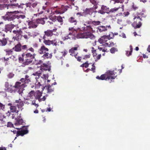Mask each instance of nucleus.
<instances>
[{"label":"nucleus","mask_w":150,"mask_h":150,"mask_svg":"<svg viewBox=\"0 0 150 150\" xmlns=\"http://www.w3.org/2000/svg\"><path fill=\"white\" fill-rule=\"evenodd\" d=\"M67 53L68 52L65 50L62 52H60L59 54L62 55V56H61L60 58H61L63 57H64L67 55Z\"/></svg>","instance_id":"42"},{"label":"nucleus","mask_w":150,"mask_h":150,"mask_svg":"<svg viewBox=\"0 0 150 150\" xmlns=\"http://www.w3.org/2000/svg\"><path fill=\"white\" fill-rule=\"evenodd\" d=\"M49 54L48 53H44L43 56H42L43 57H46L47 58H49L48 55Z\"/></svg>","instance_id":"61"},{"label":"nucleus","mask_w":150,"mask_h":150,"mask_svg":"<svg viewBox=\"0 0 150 150\" xmlns=\"http://www.w3.org/2000/svg\"><path fill=\"white\" fill-rule=\"evenodd\" d=\"M15 26V25L11 24L6 25H5V31L6 32L8 31L11 32L12 29H13Z\"/></svg>","instance_id":"23"},{"label":"nucleus","mask_w":150,"mask_h":150,"mask_svg":"<svg viewBox=\"0 0 150 150\" xmlns=\"http://www.w3.org/2000/svg\"><path fill=\"white\" fill-rule=\"evenodd\" d=\"M27 29L26 27H24L21 28H20L19 30H15L13 31V33L14 36L13 39L14 40H19V38L20 36H22L21 34L23 33L22 30H23L24 29Z\"/></svg>","instance_id":"6"},{"label":"nucleus","mask_w":150,"mask_h":150,"mask_svg":"<svg viewBox=\"0 0 150 150\" xmlns=\"http://www.w3.org/2000/svg\"><path fill=\"white\" fill-rule=\"evenodd\" d=\"M11 4L9 5L7 8H11L12 6H14L15 7H17L19 8H23V6L24 5V4H19L18 3H16V0H10Z\"/></svg>","instance_id":"12"},{"label":"nucleus","mask_w":150,"mask_h":150,"mask_svg":"<svg viewBox=\"0 0 150 150\" xmlns=\"http://www.w3.org/2000/svg\"><path fill=\"white\" fill-rule=\"evenodd\" d=\"M42 73L38 71L35 72V73H33L32 76L37 81H38L39 80L40 81V78L42 77H40Z\"/></svg>","instance_id":"19"},{"label":"nucleus","mask_w":150,"mask_h":150,"mask_svg":"<svg viewBox=\"0 0 150 150\" xmlns=\"http://www.w3.org/2000/svg\"><path fill=\"white\" fill-rule=\"evenodd\" d=\"M49 51V49L46 47L44 45H43L38 50V52L39 54H42L45 53L46 52Z\"/></svg>","instance_id":"22"},{"label":"nucleus","mask_w":150,"mask_h":150,"mask_svg":"<svg viewBox=\"0 0 150 150\" xmlns=\"http://www.w3.org/2000/svg\"><path fill=\"white\" fill-rule=\"evenodd\" d=\"M42 9L45 10L44 11H41L39 12V9H38V13L39 15L41 14L44 12H47V13H49L50 11V10L49 8H46L44 6L42 7Z\"/></svg>","instance_id":"33"},{"label":"nucleus","mask_w":150,"mask_h":150,"mask_svg":"<svg viewBox=\"0 0 150 150\" xmlns=\"http://www.w3.org/2000/svg\"><path fill=\"white\" fill-rule=\"evenodd\" d=\"M16 120L15 124V125H19L22 124L23 122V120L22 118H17L15 119Z\"/></svg>","instance_id":"32"},{"label":"nucleus","mask_w":150,"mask_h":150,"mask_svg":"<svg viewBox=\"0 0 150 150\" xmlns=\"http://www.w3.org/2000/svg\"><path fill=\"white\" fill-rule=\"evenodd\" d=\"M7 126L8 127H13V125L11 122H8L7 123Z\"/></svg>","instance_id":"52"},{"label":"nucleus","mask_w":150,"mask_h":150,"mask_svg":"<svg viewBox=\"0 0 150 150\" xmlns=\"http://www.w3.org/2000/svg\"><path fill=\"white\" fill-rule=\"evenodd\" d=\"M5 108V105L0 103V110H3Z\"/></svg>","instance_id":"56"},{"label":"nucleus","mask_w":150,"mask_h":150,"mask_svg":"<svg viewBox=\"0 0 150 150\" xmlns=\"http://www.w3.org/2000/svg\"><path fill=\"white\" fill-rule=\"evenodd\" d=\"M104 45L105 46V47H111L113 46L114 45V44L113 42H111L110 44L108 42H106L105 44H104Z\"/></svg>","instance_id":"45"},{"label":"nucleus","mask_w":150,"mask_h":150,"mask_svg":"<svg viewBox=\"0 0 150 150\" xmlns=\"http://www.w3.org/2000/svg\"><path fill=\"white\" fill-rule=\"evenodd\" d=\"M104 47H105V46L104 44L101 45L100 47H99L98 49L100 51H102L103 52H105L106 51L107 49H105V48Z\"/></svg>","instance_id":"39"},{"label":"nucleus","mask_w":150,"mask_h":150,"mask_svg":"<svg viewBox=\"0 0 150 150\" xmlns=\"http://www.w3.org/2000/svg\"><path fill=\"white\" fill-rule=\"evenodd\" d=\"M57 28H55L53 30L48 29L44 32V34L42 38H48L51 37L53 35H56L57 34L56 32Z\"/></svg>","instance_id":"5"},{"label":"nucleus","mask_w":150,"mask_h":150,"mask_svg":"<svg viewBox=\"0 0 150 150\" xmlns=\"http://www.w3.org/2000/svg\"><path fill=\"white\" fill-rule=\"evenodd\" d=\"M77 49V47H75L72 48L71 49L69 50V52L70 53V54L72 56L75 57L76 54H78V52H76L75 50H76Z\"/></svg>","instance_id":"25"},{"label":"nucleus","mask_w":150,"mask_h":150,"mask_svg":"<svg viewBox=\"0 0 150 150\" xmlns=\"http://www.w3.org/2000/svg\"><path fill=\"white\" fill-rule=\"evenodd\" d=\"M90 2L95 6L97 5L98 3V2L96 0H90Z\"/></svg>","instance_id":"48"},{"label":"nucleus","mask_w":150,"mask_h":150,"mask_svg":"<svg viewBox=\"0 0 150 150\" xmlns=\"http://www.w3.org/2000/svg\"><path fill=\"white\" fill-rule=\"evenodd\" d=\"M40 69L42 71L47 70L50 71L51 70L50 67L45 63H43L40 66Z\"/></svg>","instance_id":"18"},{"label":"nucleus","mask_w":150,"mask_h":150,"mask_svg":"<svg viewBox=\"0 0 150 150\" xmlns=\"http://www.w3.org/2000/svg\"><path fill=\"white\" fill-rule=\"evenodd\" d=\"M110 35H103L98 40V42L100 44L105 43L108 40Z\"/></svg>","instance_id":"17"},{"label":"nucleus","mask_w":150,"mask_h":150,"mask_svg":"<svg viewBox=\"0 0 150 150\" xmlns=\"http://www.w3.org/2000/svg\"><path fill=\"white\" fill-rule=\"evenodd\" d=\"M84 67L86 68H87L88 67L89 64L88 61H86L85 63H84Z\"/></svg>","instance_id":"63"},{"label":"nucleus","mask_w":150,"mask_h":150,"mask_svg":"<svg viewBox=\"0 0 150 150\" xmlns=\"http://www.w3.org/2000/svg\"><path fill=\"white\" fill-rule=\"evenodd\" d=\"M18 103L16 105H17V107H19V108L22 107L24 105V102L22 101L21 99H19L18 100H15V103Z\"/></svg>","instance_id":"26"},{"label":"nucleus","mask_w":150,"mask_h":150,"mask_svg":"<svg viewBox=\"0 0 150 150\" xmlns=\"http://www.w3.org/2000/svg\"><path fill=\"white\" fill-rule=\"evenodd\" d=\"M110 52L112 53H114L115 52L117 51V49L116 48L113 47H112L110 50Z\"/></svg>","instance_id":"46"},{"label":"nucleus","mask_w":150,"mask_h":150,"mask_svg":"<svg viewBox=\"0 0 150 150\" xmlns=\"http://www.w3.org/2000/svg\"><path fill=\"white\" fill-rule=\"evenodd\" d=\"M37 5V3L35 2L32 4L31 3L29 2L26 4L27 7H29L30 8H31L32 7L33 8L35 7Z\"/></svg>","instance_id":"31"},{"label":"nucleus","mask_w":150,"mask_h":150,"mask_svg":"<svg viewBox=\"0 0 150 150\" xmlns=\"http://www.w3.org/2000/svg\"><path fill=\"white\" fill-rule=\"evenodd\" d=\"M56 18L55 16L50 17H49V21H47V23L50 25L53 24L56 21Z\"/></svg>","instance_id":"27"},{"label":"nucleus","mask_w":150,"mask_h":150,"mask_svg":"<svg viewBox=\"0 0 150 150\" xmlns=\"http://www.w3.org/2000/svg\"><path fill=\"white\" fill-rule=\"evenodd\" d=\"M7 43V39L6 38H3L2 40L0 39V46H3L6 45Z\"/></svg>","instance_id":"29"},{"label":"nucleus","mask_w":150,"mask_h":150,"mask_svg":"<svg viewBox=\"0 0 150 150\" xmlns=\"http://www.w3.org/2000/svg\"><path fill=\"white\" fill-rule=\"evenodd\" d=\"M92 12L90 14V15L92 16L93 17H96L97 16V14L98 13V11L96 10H94L93 8H92Z\"/></svg>","instance_id":"40"},{"label":"nucleus","mask_w":150,"mask_h":150,"mask_svg":"<svg viewBox=\"0 0 150 150\" xmlns=\"http://www.w3.org/2000/svg\"><path fill=\"white\" fill-rule=\"evenodd\" d=\"M108 35H110L109 38V40L113 38L114 37V35L112 33H111Z\"/></svg>","instance_id":"57"},{"label":"nucleus","mask_w":150,"mask_h":150,"mask_svg":"<svg viewBox=\"0 0 150 150\" xmlns=\"http://www.w3.org/2000/svg\"><path fill=\"white\" fill-rule=\"evenodd\" d=\"M25 86V83H21L20 82H17L16 83L14 87L18 90V92L19 94H21L24 90V88Z\"/></svg>","instance_id":"9"},{"label":"nucleus","mask_w":150,"mask_h":150,"mask_svg":"<svg viewBox=\"0 0 150 150\" xmlns=\"http://www.w3.org/2000/svg\"><path fill=\"white\" fill-rule=\"evenodd\" d=\"M27 49V45H22L20 42H18L12 48V49L16 52H20L22 50H25Z\"/></svg>","instance_id":"8"},{"label":"nucleus","mask_w":150,"mask_h":150,"mask_svg":"<svg viewBox=\"0 0 150 150\" xmlns=\"http://www.w3.org/2000/svg\"><path fill=\"white\" fill-rule=\"evenodd\" d=\"M35 84L37 87H40V86H41V84H40V82L39 81V80L38 81H36Z\"/></svg>","instance_id":"59"},{"label":"nucleus","mask_w":150,"mask_h":150,"mask_svg":"<svg viewBox=\"0 0 150 150\" xmlns=\"http://www.w3.org/2000/svg\"><path fill=\"white\" fill-rule=\"evenodd\" d=\"M13 105V106L10 107V109L11 112H16L18 113L20 110L19 107H17V105Z\"/></svg>","instance_id":"24"},{"label":"nucleus","mask_w":150,"mask_h":150,"mask_svg":"<svg viewBox=\"0 0 150 150\" xmlns=\"http://www.w3.org/2000/svg\"><path fill=\"white\" fill-rule=\"evenodd\" d=\"M14 74L12 73H10L7 76L9 78H11L13 77Z\"/></svg>","instance_id":"58"},{"label":"nucleus","mask_w":150,"mask_h":150,"mask_svg":"<svg viewBox=\"0 0 150 150\" xmlns=\"http://www.w3.org/2000/svg\"><path fill=\"white\" fill-rule=\"evenodd\" d=\"M48 38H42V39L43 40V42L46 45H52L54 46H56L57 44V42L56 39H54L52 40H49Z\"/></svg>","instance_id":"11"},{"label":"nucleus","mask_w":150,"mask_h":150,"mask_svg":"<svg viewBox=\"0 0 150 150\" xmlns=\"http://www.w3.org/2000/svg\"><path fill=\"white\" fill-rule=\"evenodd\" d=\"M74 57L77 59V60L79 62H81V59H82V57H81L77 55V54H76Z\"/></svg>","instance_id":"49"},{"label":"nucleus","mask_w":150,"mask_h":150,"mask_svg":"<svg viewBox=\"0 0 150 150\" xmlns=\"http://www.w3.org/2000/svg\"><path fill=\"white\" fill-rule=\"evenodd\" d=\"M26 50L27 51L29 50V51L31 52H32L34 53V49L31 47L28 48V47H27V50Z\"/></svg>","instance_id":"50"},{"label":"nucleus","mask_w":150,"mask_h":150,"mask_svg":"<svg viewBox=\"0 0 150 150\" xmlns=\"http://www.w3.org/2000/svg\"><path fill=\"white\" fill-rule=\"evenodd\" d=\"M9 86L8 82H6L5 83V86L6 87V91L11 93L14 92V90L10 88L9 87Z\"/></svg>","instance_id":"30"},{"label":"nucleus","mask_w":150,"mask_h":150,"mask_svg":"<svg viewBox=\"0 0 150 150\" xmlns=\"http://www.w3.org/2000/svg\"><path fill=\"white\" fill-rule=\"evenodd\" d=\"M68 21L70 23H74V25H76L78 22L77 20L73 17H71L69 18L68 19Z\"/></svg>","instance_id":"28"},{"label":"nucleus","mask_w":150,"mask_h":150,"mask_svg":"<svg viewBox=\"0 0 150 150\" xmlns=\"http://www.w3.org/2000/svg\"><path fill=\"white\" fill-rule=\"evenodd\" d=\"M134 19H136V21L132 24V26L135 29L140 28L142 25L141 22V21H142L141 18H140V16H138L137 17H135Z\"/></svg>","instance_id":"10"},{"label":"nucleus","mask_w":150,"mask_h":150,"mask_svg":"<svg viewBox=\"0 0 150 150\" xmlns=\"http://www.w3.org/2000/svg\"><path fill=\"white\" fill-rule=\"evenodd\" d=\"M56 20H57L61 24H63V18H64V17H62L60 16H56Z\"/></svg>","instance_id":"34"},{"label":"nucleus","mask_w":150,"mask_h":150,"mask_svg":"<svg viewBox=\"0 0 150 150\" xmlns=\"http://www.w3.org/2000/svg\"><path fill=\"white\" fill-rule=\"evenodd\" d=\"M124 6L122 5V8L120 7L118 8L115 7L114 8H111L110 9H109V11L107 13V14H113L115 13L116 11L120 8H121L122 11H123L124 10Z\"/></svg>","instance_id":"16"},{"label":"nucleus","mask_w":150,"mask_h":150,"mask_svg":"<svg viewBox=\"0 0 150 150\" xmlns=\"http://www.w3.org/2000/svg\"><path fill=\"white\" fill-rule=\"evenodd\" d=\"M130 49V51L129 52V54L128 55V56H130L131 55L132 53V47L131 45H130L129 46Z\"/></svg>","instance_id":"55"},{"label":"nucleus","mask_w":150,"mask_h":150,"mask_svg":"<svg viewBox=\"0 0 150 150\" xmlns=\"http://www.w3.org/2000/svg\"><path fill=\"white\" fill-rule=\"evenodd\" d=\"M35 92L34 91H31L28 94V97L31 99L35 97Z\"/></svg>","instance_id":"35"},{"label":"nucleus","mask_w":150,"mask_h":150,"mask_svg":"<svg viewBox=\"0 0 150 150\" xmlns=\"http://www.w3.org/2000/svg\"><path fill=\"white\" fill-rule=\"evenodd\" d=\"M92 12V8H86L85 10H84L82 12V16L86 17L88 14L90 15Z\"/></svg>","instance_id":"20"},{"label":"nucleus","mask_w":150,"mask_h":150,"mask_svg":"<svg viewBox=\"0 0 150 150\" xmlns=\"http://www.w3.org/2000/svg\"><path fill=\"white\" fill-rule=\"evenodd\" d=\"M132 8L134 10H136L138 8V7L136 5L133 4L132 6Z\"/></svg>","instance_id":"62"},{"label":"nucleus","mask_w":150,"mask_h":150,"mask_svg":"<svg viewBox=\"0 0 150 150\" xmlns=\"http://www.w3.org/2000/svg\"><path fill=\"white\" fill-rule=\"evenodd\" d=\"M20 81L21 82V83H25V86H27L26 84L28 83L30 81L29 79H25L22 78L20 79Z\"/></svg>","instance_id":"36"},{"label":"nucleus","mask_w":150,"mask_h":150,"mask_svg":"<svg viewBox=\"0 0 150 150\" xmlns=\"http://www.w3.org/2000/svg\"><path fill=\"white\" fill-rule=\"evenodd\" d=\"M30 26L32 28H36L37 27V25L33 24L32 22H30Z\"/></svg>","instance_id":"54"},{"label":"nucleus","mask_w":150,"mask_h":150,"mask_svg":"<svg viewBox=\"0 0 150 150\" xmlns=\"http://www.w3.org/2000/svg\"><path fill=\"white\" fill-rule=\"evenodd\" d=\"M6 121L4 119H0V123L3 125V126L4 125H6Z\"/></svg>","instance_id":"47"},{"label":"nucleus","mask_w":150,"mask_h":150,"mask_svg":"<svg viewBox=\"0 0 150 150\" xmlns=\"http://www.w3.org/2000/svg\"><path fill=\"white\" fill-rule=\"evenodd\" d=\"M79 35V33L75 35L73 32H70L68 34L63 37L62 38L64 40L68 39L76 40L77 39L81 38V37H79V36H78Z\"/></svg>","instance_id":"7"},{"label":"nucleus","mask_w":150,"mask_h":150,"mask_svg":"<svg viewBox=\"0 0 150 150\" xmlns=\"http://www.w3.org/2000/svg\"><path fill=\"white\" fill-rule=\"evenodd\" d=\"M90 54H87L85 55L84 57L82 58L83 59H86L90 58Z\"/></svg>","instance_id":"53"},{"label":"nucleus","mask_w":150,"mask_h":150,"mask_svg":"<svg viewBox=\"0 0 150 150\" xmlns=\"http://www.w3.org/2000/svg\"><path fill=\"white\" fill-rule=\"evenodd\" d=\"M36 54L35 53L31 54L30 53H28L25 54V58L26 60H30L33 59L35 58Z\"/></svg>","instance_id":"21"},{"label":"nucleus","mask_w":150,"mask_h":150,"mask_svg":"<svg viewBox=\"0 0 150 150\" xmlns=\"http://www.w3.org/2000/svg\"><path fill=\"white\" fill-rule=\"evenodd\" d=\"M41 78H40V81H41V79H42L43 81H45L46 79H47L48 78V77L47 76V75L44 74L42 75V76H40Z\"/></svg>","instance_id":"44"},{"label":"nucleus","mask_w":150,"mask_h":150,"mask_svg":"<svg viewBox=\"0 0 150 150\" xmlns=\"http://www.w3.org/2000/svg\"><path fill=\"white\" fill-rule=\"evenodd\" d=\"M111 28L110 25H101L98 27L97 28V31L100 33L106 31L108 29H110Z\"/></svg>","instance_id":"13"},{"label":"nucleus","mask_w":150,"mask_h":150,"mask_svg":"<svg viewBox=\"0 0 150 150\" xmlns=\"http://www.w3.org/2000/svg\"><path fill=\"white\" fill-rule=\"evenodd\" d=\"M101 22L99 21H93L92 20L86 22L88 25L86 26L83 29V30L85 32L83 33H79L78 36L81 38H90L93 40L95 38V35L92 34L95 32V30L93 29V26H97L100 25Z\"/></svg>","instance_id":"1"},{"label":"nucleus","mask_w":150,"mask_h":150,"mask_svg":"<svg viewBox=\"0 0 150 150\" xmlns=\"http://www.w3.org/2000/svg\"><path fill=\"white\" fill-rule=\"evenodd\" d=\"M32 104L33 105H34L35 107H37L38 106V105L35 103V100H33L32 101Z\"/></svg>","instance_id":"64"},{"label":"nucleus","mask_w":150,"mask_h":150,"mask_svg":"<svg viewBox=\"0 0 150 150\" xmlns=\"http://www.w3.org/2000/svg\"><path fill=\"white\" fill-rule=\"evenodd\" d=\"M69 8L67 6L62 5L60 7L56 6L55 7L54 11L52 12L53 14H62L64 13Z\"/></svg>","instance_id":"4"},{"label":"nucleus","mask_w":150,"mask_h":150,"mask_svg":"<svg viewBox=\"0 0 150 150\" xmlns=\"http://www.w3.org/2000/svg\"><path fill=\"white\" fill-rule=\"evenodd\" d=\"M92 67L91 68V69H89V70H91L93 71V72L94 73L95 72V69H96V67L94 65V64H93L92 65Z\"/></svg>","instance_id":"51"},{"label":"nucleus","mask_w":150,"mask_h":150,"mask_svg":"<svg viewBox=\"0 0 150 150\" xmlns=\"http://www.w3.org/2000/svg\"><path fill=\"white\" fill-rule=\"evenodd\" d=\"M117 69H115L113 71H108L106 72L105 74H102L100 76H97L96 78L99 80H108L111 79V83L112 81V79H115L117 76Z\"/></svg>","instance_id":"2"},{"label":"nucleus","mask_w":150,"mask_h":150,"mask_svg":"<svg viewBox=\"0 0 150 150\" xmlns=\"http://www.w3.org/2000/svg\"><path fill=\"white\" fill-rule=\"evenodd\" d=\"M25 61L23 62V64L24 65H28L32 62V60H26V59H25Z\"/></svg>","instance_id":"43"},{"label":"nucleus","mask_w":150,"mask_h":150,"mask_svg":"<svg viewBox=\"0 0 150 150\" xmlns=\"http://www.w3.org/2000/svg\"><path fill=\"white\" fill-rule=\"evenodd\" d=\"M42 93L39 91H38L36 94L35 93V98L36 99L39 100L42 96Z\"/></svg>","instance_id":"37"},{"label":"nucleus","mask_w":150,"mask_h":150,"mask_svg":"<svg viewBox=\"0 0 150 150\" xmlns=\"http://www.w3.org/2000/svg\"><path fill=\"white\" fill-rule=\"evenodd\" d=\"M29 99L28 98H27L24 100V103L28 105L30 103L29 102Z\"/></svg>","instance_id":"60"},{"label":"nucleus","mask_w":150,"mask_h":150,"mask_svg":"<svg viewBox=\"0 0 150 150\" xmlns=\"http://www.w3.org/2000/svg\"><path fill=\"white\" fill-rule=\"evenodd\" d=\"M16 14V11H7L6 14L1 16V18L4 21L14 22L19 18L18 16Z\"/></svg>","instance_id":"3"},{"label":"nucleus","mask_w":150,"mask_h":150,"mask_svg":"<svg viewBox=\"0 0 150 150\" xmlns=\"http://www.w3.org/2000/svg\"><path fill=\"white\" fill-rule=\"evenodd\" d=\"M12 49H6L4 50V51L6 52V55H9L12 54L13 53Z\"/></svg>","instance_id":"38"},{"label":"nucleus","mask_w":150,"mask_h":150,"mask_svg":"<svg viewBox=\"0 0 150 150\" xmlns=\"http://www.w3.org/2000/svg\"><path fill=\"white\" fill-rule=\"evenodd\" d=\"M109 8L106 6L102 5L101 7V9L99 10L98 11V13L104 15L105 13H107L109 11Z\"/></svg>","instance_id":"15"},{"label":"nucleus","mask_w":150,"mask_h":150,"mask_svg":"<svg viewBox=\"0 0 150 150\" xmlns=\"http://www.w3.org/2000/svg\"><path fill=\"white\" fill-rule=\"evenodd\" d=\"M13 132L14 134H16V136L18 137L19 136H23L25 134H27L28 132V131L26 128L25 129L21 131H16V130L13 131Z\"/></svg>","instance_id":"14"},{"label":"nucleus","mask_w":150,"mask_h":150,"mask_svg":"<svg viewBox=\"0 0 150 150\" xmlns=\"http://www.w3.org/2000/svg\"><path fill=\"white\" fill-rule=\"evenodd\" d=\"M54 88H52V85H49L47 86V93H51L54 91Z\"/></svg>","instance_id":"41"}]
</instances>
